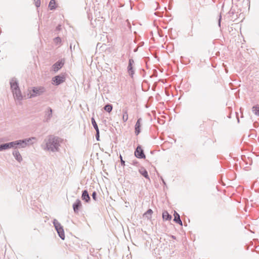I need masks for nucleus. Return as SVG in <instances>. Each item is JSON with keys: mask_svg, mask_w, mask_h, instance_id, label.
<instances>
[{"mask_svg": "<svg viewBox=\"0 0 259 259\" xmlns=\"http://www.w3.org/2000/svg\"><path fill=\"white\" fill-rule=\"evenodd\" d=\"M135 62L132 58H130L128 60V65L127 67V72L128 75L133 78L135 74L134 65Z\"/></svg>", "mask_w": 259, "mask_h": 259, "instance_id": "obj_7", "label": "nucleus"}, {"mask_svg": "<svg viewBox=\"0 0 259 259\" xmlns=\"http://www.w3.org/2000/svg\"><path fill=\"white\" fill-rule=\"evenodd\" d=\"M49 8L50 10H54L56 9V3L55 0H51L49 4Z\"/></svg>", "mask_w": 259, "mask_h": 259, "instance_id": "obj_20", "label": "nucleus"}, {"mask_svg": "<svg viewBox=\"0 0 259 259\" xmlns=\"http://www.w3.org/2000/svg\"><path fill=\"white\" fill-rule=\"evenodd\" d=\"M139 172L142 176L150 181L148 171L144 167L141 166L139 169Z\"/></svg>", "mask_w": 259, "mask_h": 259, "instance_id": "obj_15", "label": "nucleus"}, {"mask_svg": "<svg viewBox=\"0 0 259 259\" xmlns=\"http://www.w3.org/2000/svg\"><path fill=\"white\" fill-rule=\"evenodd\" d=\"M221 19H222V16L220 14L219 15V19L218 20V25H219V27H221Z\"/></svg>", "mask_w": 259, "mask_h": 259, "instance_id": "obj_34", "label": "nucleus"}, {"mask_svg": "<svg viewBox=\"0 0 259 259\" xmlns=\"http://www.w3.org/2000/svg\"><path fill=\"white\" fill-rule=\"evenodd\" d=\"M61 29V25H58L57 27H56V29L55 30V32H57L58 31H59Z\"/></svg>", "mask_w": 259, "mask_h": 259, "instance_id": "obj_31", "label": "nucleus"}, {"mask_svg": "<svg viewBox=\"0 0 259 259\" xmlns=\"http://www.w3.org/2000/svg\"><path fill=\"white\" fill-rule=\"evenodd\" d=\"M32 140H35V138L31 137L22 140L14 141V143L15 149H16L17 148H24L27 145L33 144V142H32Z\"/></svg>", "mask_w": 259, "mask_h": 259, "instance_id": "obj_2", "label": "nucleus"}, {"mask_svg": "<svg viewBox=\"0 0 259 259\" xmlns=\"http://www.w3.org/2000/svg\"><path fill=\"white\" fill-rule=\"evenodd\" d=\"M96 135H95V137H96V140L97 141H100V132H99V131H96Z\"/></svg>", "mask_w": 259, "mask_h": 259, "instance_id": "obj_27", "label": "nucleus"}, {"mask_svg": "<svg viewBox=\"0 0 259 259\" xmlns=\"http://www.w3.org/2000/svg\"><path fill=\"white\" fill-rule=\"evenodd\" d=\"M122 113V119L124 122H126L128 119L127 109L126 108L123 109Z\"/></svg>", "mask_w": 259, "mask_h": 259, "instance_id": "obj_22", "label": "nucleus"}, {"mask_svg": "<svg viewBox=\"0 0 259 259\" xmlns=\"http://www.w3.org/2000/svg\"><path fill=\"white\" fill-rule=\"evenodd\" d=\"M81 199L85 202H89L91 200V198L89 196L88 191L87 190H84L82 191Z\"/></svg>", "mask_w": 259, "mask_h": 259, "instance_id": "obj_14", "label": "nucleus"}, {"mask_svg": "<svg viewBox=\"0 0 259 259\" xmlns=\"http://www.w3.org/2000/svg\"><path fill=\"white\" fill-rule=\"evenodd\" d=\"M66 79L65 74L61 73L53 77L52 79V84L58 86L65 82Z\"/></svg>", "mask_w": 259, "mask_h": 259, "instance_id": "obj_5", "label": "nucleus"}, {"mask_svg": "<svg viewBox=\"0 0 259 259\" xmlns=\"http://www.w3.org/2000/svg\"><path fill=\"white\" fill-rule=\"evenodd\" d=\"M119 158L120 159V162H121V166H125V161L123 160V158H122V157L121 155H120L119 156Z\"/></svg>", "mask_w": 259, "mask_h": 259, "instance_id": "obj_30", "label": "nucleus"}, {"mask_svg": "<svg viewBox=\"0 0 259 259\" xmlns=\"http://www.w3.org/2000/svg\"><path fill=\"white\" fill-rule=\"evenodd\" d=\"M52 113H53L52 109L51 107H48L47 108V110L45 111V114L44 119V122H48L50 120L51 118L52 117Z\"/></svg>", "mask_w": 259, "mask_h": 259, "instance_id": "obj_9", "label": "nucleus"}, {"mask_svg": "<svg viewBox=\"0 0 259 259\" xmlns=\"http://www.w3.org/2000/svg\"><path fill=\"white\" fill-rule=\"evenodd\" d=\"M134 154L135 157L139 159H145L146 155L144 150L140 145H138L135 149Z\"/></svg>", "mask_w": 259, "mask_h": 259, "instance_id": "obj_6", "label": "nucleus"}, {"mask_svg": "<svg viewBox=\"0 0 259 259\" xmlns=\"http://www.w3.org/2000/svg\"><path fill=\"white\" fill-rule=\"evenodd\" d=\"M162 218L164 221H170L171 220L172 217L166 210H164L162 212Z\"/></svg>", "mask_w": 259, "mask_h": 259, "instance_id": "obj_19", "label": "nucleus"}, {"mask_svg": "<svg viewBox=\"0 0 259 259\" xmlns=\"http://www.w3.org/2000/svg\"><path fill=\"white\" fill-rule=\"evenodd\" d=\"M160 180H161L162 182V184L164 186V188L165 187H167V186H166V184L165 182V181L164 180V179H163V178L162 177H160Z\"/></svg>", "mask_w": 259, "mask_h": 259, "instance_id": "obj_33", "label": "nucleus"}, {"mask_svg": "<svg viewBox=\"0 0 259 259\" xmlns=\"http://www.w3.org/2000/svg\"><path fill=\"white\" fill-rule=\"evenodd\" d=\"M44 141L46 143V146L44 149L52 152H55L59 151V147H60L61 143L63 142V140L59 137L51 135L48 136L45 139Z\"/></svg>", "mask_w": 259, "mask_h": 259, "instance_id": "obj_1", "label": "nucleus"}, {"mask_svg": "<svg viewBox=\"0 0 259 259\" xmlns=\"http://www.w3.org/2000/svg\"><path fill=\"white\" fill-rule=\"evenodd\" d=\"M137 51V49H135L134 50V52H136Z\"/></svg>", "mask_w": 259, "mask_h": 259, "instance_id": "obj_40", "label": "nucleus"}, {"mask_svg": "<svg viewBox=\"0 0 259 259\" xmlns=\"http://www.w3.org/2000/svg\"><path fill=\"white\" fill-rule=\"evenodd\" d=\"M252 112L254 113V114L259 116V105H256L255 106H253L252 107Z\"/></svg>", "mask_w": 259, "mask_h": 259, "instance_id": "obj_24", "label": "nucleus"}, {"mask_svg": "<svg viewBox=\"0 0 259 259\" xmlns=\"http://www.w3.org/2000/svg\"><path fill=\"white\" fill-rule=\"evenodd\" d=\"M54 41L56 44H60L61 42V39L60 37L58 36L54 39Z\"/></svg>", "mask_w": 259, "mask_h": 259, "instance_id": "obj_26", "label": "nucleus"}, {"mask_svg": "<svg viewBox=\"0 0 259 259\" xmlns=\"http://www.w3.org/2000/svg\"><path fill=\"white\" fill-rule=\"evenodd\" d=\"M10 148L15 149L14 141L0 145V151H2Z\"/></svg>", "mask_w": 259, "mask_h": 259, "instance_id": "obj_10", "label": "nucleus"}, {"mask_svg": "<svg viewBox=\"0 0 259 259\" xmlns=\"http://www.w3.org/2000/svg\"><path fill=\"white\" fill-rule=\"evenodd\" d=\"M91 122H92V124L94 128V129L95 130V131H99V127H98V124L94 118V117H92L91 118Z\"/></svg>", "mask_w": 259, "mask_h": 259, "instance_id": "obj_25", "label": "nucleus"}, {"mask_svg": "<svg viewBox=\"0 0 259 259\" xmlns=\"http://www.w3.org/2000/svg\"><path fill=\"white\" fill-rule=\"evenodd\" d=\"M174 221L175 223L182 226L183 223L181 220L180 216L179 214L176 211H174Z\"/></svg>", "mask_w": 259, "mask_h": 259, "instance_id": "obj_17", "label": "nucleus"}, {"mask_svg": "<svg viewBox=\"0 0 259 259\" xmlns=\"http://www.w3.org/2000/svg\"><path fill=\"white\" fill-rule=\"evenodd\" d=\"M141 121H142L141 118H138L136 123V124L135 125V132L136 135H137V136L141 132Z\"/></svg>", "mask_w": 259, "mask_h": 259, "instance_id": "obj_13", "label": "nucleus"}, {"mask_svg": "<svg viewBox=\"0 0 259 259\" xmlns=\"http://www.w3.org/2000/svg\"><path fill=\"white\" fill-rule=\"evenodd\" d=\"M10 85H11V89L12 91H14L15 90L18 89L19 88V84H18V81L17 79L14 77L11 79L10 82Z\"/></svg>", "mask_w": 259, "mask_h": 259, "instance_id": "obj_12", "label": "nucleus"}, {"mask_svg": "<svg viewBox=\"0 0 259 259\" xmlns=\"http://www.w3.org/2000/svg\"><path fill=\"white\" fill-rule=\"evenodd\" d=\"M97 193L96 191H94L93 193H92V198L93 199L95 200V201H97Z\"/></svg>", "mask_w": 259, "mask_h": 259, "instance_id": "obj_28", "label": "nucleus"}, {"mask_svg": "<svg viewBox=\"0 0 259 259\" xmlns=\"http://www.w3.org/2000/svg\"><path fill=\"white\" fill-rule=\"evenodd\" d=\"M35 2V5L37 8H38L40 6V0H34Z\"/></svg>", "mask_w": 259, "mask_h": 259, "instance_id": "obj_29", "label": "nucleus"}, {"mask_svg": "<svg viewBox=\"0 0 259 259\" xmlns=\"http://www.w3.org/2000/svg\"><path fill=\"white\" fill-rule=\"evenodd\" d=\"M65 61L64 59L59 60L52 66V70L55 73L60 70L64 65Z\"/></svg>", "mask_w": 259, "mask_h": 259, "instance_id": "obj_8", "label": "nucleus"}, {"mask_svg": "<svg viewBox=\"0 0 259 259\" xmlns=\"http://www.w3.org/2000/svg\"><path fill=\"white\" fill-rule=\"evenodd\" d=\"M45 91L46 89L43 87H33L31 93L30 94L29 98H32L40 96L44 92H45Z\"/></svg>", "mask_w": 259, "mask_h": 259, "instance_id": "obj_4", "label": "nucleus"}, {"mask_svg": "<svg viewBox=\"0 0 259 259\" xmlns=\"http://www.w3.org/2000/svg\"><path fill=\"white\" fill-rule=\"evenodd\" d=\"M13 155L16 160L18 162H21L22 160V157L19 153V151L17 149H14L13 152Z\"/></svg>", "mask_w": 259, "mask_h": 259, "instance_id": "obj_16", "label": "nucleus"}, {"mask_svg": "<svg viewBox=\"0 0 259 259\" xmlns=\"http://www.w3.org/2000/svg\"><path fill=\"white\" fill-rule=\"evenodd\" d=\"M188 35L190 36H193V33L192 32V31H191L190 32H189Z\"/></svg>", "mask_w": 259, "mask_h": 259, "instance_id": "obj_36", "label": "nucleus"}, {"mask_svg": "<svg viewBox=\"0 0 259 259\" xmlns=\"http://www.w3.org/2000/svg\"><path fill=\"white\" fill-rule=\"evenodd\" d=\"M172 238L173 239H176V237H175V236H172Z\"/></svg>", "mask_w": 259, "mask_h": 259, "instance_id": "obj_39", "label": "nucleus"}, {"mask_svg": "<svg viewBox=\"0 0 259 259\" xmlns=\"http://www.w3.org/2000/svg\"><path fill=\"white\" fill-rule=\"evenodd\" d=\"M53 223L60 238L62 240H64L65 236L63 226L56 219L53 220Z\"/></svg>", "mask_w": 259, "mask_h": 259, "instance_id": "obj_3", "label": "nucleus"}, {"mask_svg": "<svg viewBox=\"0 0 259 259\" xmlns=\"http://www.w3.org/2000/svg\"><path fill=\"white\" fill-rule=\"evenodd\" d=\"M259 125V123L257 122H254L253 123V126L255 128L257 127Z\"/></svg>", "mask_w": 259, "mask_h": 259, "instance_id": "obj_35", "label": "nucleus"}, {"mask_svg": "<svg viewBox=\"0 0 259 259\" xmlns=\"http://www.w3.org/2000/svg\"><path fill=\"white\" fill-rule=\"evenodd\" d=\"M12 92L14 94V96H15V97L17 99V100H22L23 97H22L21 92L19 88L13 91Z\"/></svg>", "mask_w": 259, "mask_h": 259, "instance_id": "obj_18", "label": "nucleus"}, {"mask_svg": "<svg viewBox=\"0 0 259 259\" xmlns=\"http://www.w3.org/2000/svg\"><path fill=\"white\" fill-rule=\"evenodd\" d=\"M153 213V210L149 208L144 213V217L147 218V219H151L152 218V214Z\"/></svg>", "mask_w": 259, "mask_h": 259, "instance_id": "obj_21", "label": "nucleus"}, {"mask_svg": "<svg viewBox=\"0 0 259 259\" xmlns=\"http://www.w3.org/2000/svg\"><path fill=\"white\" fill-rule=\"evenodd\" d=\"M81 206L82 204L81 201L77 199L72 205L73 211L75 213L77 214L78 213L79 208L81 207Z\"/></svg>", "mask_w": 259, "mask_h": 259, "instance_id": "obj_11", "label": "nucleus"}, {"mask_svg": "<svg viewBox=\"0 0 259 259\" xmlns=\"http://www.w3.org/2000/svg\"><path fill=\"white\" fill-rule=\"evenodd\" d=\"M229 13H230V14H232V15H233V14H234V11H232L231 10L230 11V12H229Z\"/></svg>", "mask_w": 259, "mask_h": 259, "instance_id": "obj_38", "label": "nucleus"}, {"mask_svg": "<svg viewBox=\"0 0 259 259\" xmlns=\"http://www.w3.org/2000/svg\"><path fill=\"white\" fill-rule=\"evenodd\" d=\"M139 164V162L136 159L132 161V164L134 165L138 166Z\"/></svg>", "mask_w": 259, "mask_h": 259, "instance_id": "obj_32", "label": "nucleus"}, {"mask_svg": "<svg viewBox=\"0 0 259 259\" xmlns=\"http://www.w3.org/2000/svg\"><path fill=\"white\" fill-rule=\"evenodd\" d=\"M104 109L107 112L110 113L113 109V106L111 104H107L104 107Z\"/></svg>", "mask_w": 259, "mask_h": 259, "instance_id": "obj_23", "label": "nucleus"}, {"mask_svg": "<svg viewBox=\"0 0 259 259\" xmlns=\"http://www.w3.org/2000/svg\"><path fill=\"white\" fill-rule=\"evenodd\" d=\"M236 116H237V121L239 123L240 121H239V119L238 116V113L237 112H236Z\"/></svg>", "mask_w": 259, "mask_h": 259, "instance_id": "obj_37", "label": "nucleus"}]
</instances>
